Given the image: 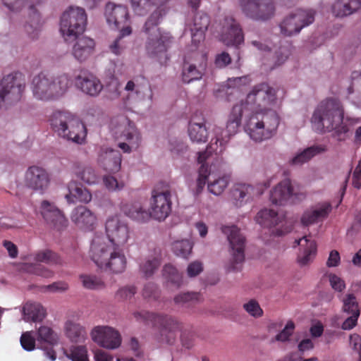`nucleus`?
I'll return each instance as SVG.
<instances>
[{"mask_svg":"<svg viewBox=\"0 0 361 361\" xmlns=\"http://www.w3.org/2000/svg\"><path fill=\"white\" fill-rule=\"evenodd\" d=\"M276 93L277 90L267 83L255 85L245 100L233 106L226 128H213L209 149L216 154L222 153L231 136L238 132L243 117L245 131L250 139L262 142L271 138L279 124L277 109L281 101Z\"/></svg>","mask_w":361,"mask_h":361,"instance_id":"f257e3e1","label":"nucleus"},{"mask_svg":"<svg viewBox=\"0 0 361 361\" xmlns=\"http://www.w3.org/2000/svg\"><path fill=\"white\" fill-rule=\"evenodd\" d=\"M107 238L96 236L92 241L90 257L99 269L114 274L126 270L127 259L123 247L130 239V230L121 219L117 216H109L105 223Z\"/></svg>","mask_w":361,"mask_h":361,"instance_id":"f03ea898","label":"nucleus"},{"mask_svg":"<svg viewBox=\"0 0 361 361\" xmlns=\"http://www.w3.org/2000/svg\"><path fill=\"white\" fill-rule=\"evenodd\" d=\"M343 117L344 111L341 103L336 99H328L321 102L315 108L311 123L316 130L334 131L338 140H345L350 130L343 122Z\"/></svg>","mask_w":361,"mask_h":361,"instance_id":"7ed1b4c3","label":"nucleus"},{"mask_svg":"<svg viewBox=\"0 0 361 361\" xmlns=\"http://www.w3.org/2000/svg\"><path fill=\"white\" fill-rule=\"evenodd\" d=\"M161 17V12L157 11L145 23L144 30L148 35L145 49L149 57L158 61L161 64H165L169 59L168 50L173 38L169 32L157 27Z\"/></svg>","mask_w":361,"mask_h":361,"instance_id":"20e7f679","label":"nucleus"},{"mask_svg":"<svg viewBox=\"0 0 361 361\" xmlns=\"http://www.w3.org/2000/svg\"><path fill=\"white\" fill-rule=\"evenodd\" d=\"M51 128L63 140L77 145L85 142L87 130L85 125L68 111L54 112L50 119Z\"/></svg>","mask_w":361,"mask_h":361,"instance_id":"39448f33","label":"nucleus"},{"mask_svg":"<svg viewBox=\"0 0 361 361\" xmlns=\"http://www.w3.org/2000/svg\"><path fill=\"white\" fill-rule=\"evenodd\" d=\"M111 130L118 141V147L124 153H131L139 149L142 136L135 124L126 116L114 117L111 122Z\"/></svg>","mask_w":361,"mask_h":361,"instance_id":"423d86ee","label":"nucleus"},{"mask_svg":"<svg viewBox=\"0 0 361 361\" xmlns=\"http://www.w3.org/2000/svg\"><path fill=\"white\" fill-rule=\"evenodd\" d=\"M87 15L85 9L70 6L62 14L59 31L66 41L75 39L85 30Z\"/></svg>","mask_w":361,"mask_h":361,"instance_id":"0eeeda50","label":"nucleus"},{"mask_svg":"<svg viewBox=\"0 0 361 361\" xmlns=\"http://www.w3.org/2000/svg\"><path fill=\"white\" fill-rule=\"evenodd\" d=\"M222 233L226 236L229 243V252L231 259L225 268L228 271H238V264L245 259V237L235 226H224L221 228Z\"/></svg>","mask_w":361,"mask_h":361,"instance_id":"6e6552de","label":"nucleus"},{"mask_svg":"<svg viewBox=\"0 0 361 361\" xmlns=\"http://www.w3.org/2000/svg\"><path fill=\"white\" fill-rule=\"evenodd\" d=\"M25 90V82L18 75L5 76L0 82V109L18 102Z\"/></svg>","mask_w":361,"mask_h":361,"instance_id":"1a4fd4ad","label":"nucleus"},{"mask_svg":"<svg viewBox=\"0 0 361 361\" xmlns=\"http://www.w3.org/2000/svg\"><path fill=\"white\" fill-rule=\"evenodd\" d=\"M2 3L11 11L18 12L23 8L27 10L30 15V20L25 25V30L31 38H36L41 27V22L39 14L34 4L39 2L37 0H2Z\"/></svg>","mask_w":361,"mask_h":361,"instance_id":"9d476101","label":"nucleus"},{"mask_svg":"<svg viewBox=\"0 0 361 361\" xmlns=\"http://www.w3.org/2000/svg\"><path fill=\"white\" fill-rule=\"evenodd\" d=\"M243 13L255 20H267L275 13L273 0H238Z\"/></svg>","mask_w":361,"mask_h":361,"instance_id":"9b49d317","label":"nucleus"},{"mask_svg":"<svg viewBox=\"0 0 361 361\" xmlns=\"http://www.w3.org/2000/svg\"><path fill=\"white\" fill-rule=\"evenodd\" d=\"M90 337L97 345L106 350H116L122 343V336L119 331L109 325L93 327L90 331Z\"/></svg>","mask_w":361,"mask_h":361,"instance_id":"f8f14e48","label":"nucleus"},{"mask_svg":"<svg viewBox=\"0 0 361 361\" xmlns=\"http://www.w3.org/2000/svg\"><path fill=\"white\" fill-rule=\"evenodd\" d=\"M207 54L203 52H192L187 56L183 66L182 78L185 82L202 78L207 66Z\"/></svg>","mask_w":361,"mask_h":361,"instance_id":"ddd939ff","label":"nucleus"},{"mask_svg":"<svg viewBox=\"0 0 361 361\" xmlns=\"http://www.w3.org/2000/svg\"><path fill=\"white\" fill-rule=\"evenodd\" d=\"M171 191L164 189L152 193L148 214L155 220L164 221L171 212Z\"/></svg>","mask_w":361,"mask_h":361,"instance_id":"4468645a","label":"nucleus"},{"mask_svg":"<svg viewBox=\"0 0 361 361\" xmlns=\"http://www.w3.org/2000/svg\"><path fill=\"white\" fill-rule=\"evenodd\" d=\"M133 317L137 322L147 325L162 326L169 323L173 324L175 326V329L171 332H169V336H166L165 338H163L162 341L168 343H172L175 341L176 336V331L179 329V324L167 315L142 310L135 312Z\"/></svg>","mask_w":361,"mask_h":361,"instance_id":"2eb2a0df","label":"nucleus"},{"mask_svg":"<svg viewBox=\"0 0 361 361\" xmlns=\"http://www.w3.org/2000/svg\"><path fill=\"white\" fill-rule=\"evenodd\" d=\"M75 87L90 97H97L102 91L104 85L100 79L87 71H81L74 78Z\"/></svg>","mask_w":361,"mask_h":361,"instance_id":"dca6fc26","label":"nucleus"},{"mask_svg":"<svg viewBox=\"0 0 361 361\" xmlns=\"http://www.w3.org/2000/svg\"><path fill=\"white\" fill-rule=\"evenodd\" d=\"M220 40L227 46H238L244 42L242 30L232 17L224 18L222 23Z\"/></svg>","mask_w":361,"mask_h":361,"instance_id":"f3484780","label":"nucleus"},{"mask_svg":"<svg viewBox=\"0 0 361 361\" xmlns=\"http://www.w3.org/2000/svg\"><path fill=\"white\" fill-rule=\"evenodd\" d=\"M70 219L76 227L84 231H92L98 223L97 215L87 207L82 205L72 210Z\"/></svg>","mask_w":361,"mask_h":361,"instance_id":"a211bd4d","label":"nucleus"},{"mask_svg":"<svg viewBox=\"0 0 361 361\" xmlns=\"http://www.w3.org/2000/svg\"><path fill=\"white\" fill-rule=\"evenodd\" d=\"M25 183L31 189L42 193L49 188V175L44 169L33 166L26 172Z\"/></svg>","mask_w":361,"mask_h":361,"instance_id":"6ab92c4d","label":"nucleus"},{"mask_svg":"<svg viewBox=\"0 0 361 361\" xmlns=\"http://www.w3.org/2000/svg\"><path fill=\"white\" fill-rule=\"evenodd\" d=\"M36 340L39 348L44 350V355L51 361L56 360V353L52 349L45 350L47 346H54L59 343L58 334L49 326H40L36 332Z\"/></svg>","mask_w":361,"mask_h":361,"instance_id":"aec40b11","label":"nucleus"},{"mask_svg":"<svg viewBox=\"0 0 361 361\" xmlns=\"http://www.w3.org/2000/svg\"><path fill=\"white\" fill-rule=\"evenodd\" d=\"M104 15L108 25L111 27L121 30L128 25L126 24L129 20V13L127 7L123 5L107 4Z\"/></svg>","mask_w":361,"mask_h":361,"instance_id":"412c9836","label":"nucleus"},{"mask_svg":"<svg viewBox=\"0 0 361 361\" xmlns=\"http://www.w3.org/2000/svg\"><path fill=\"white\" fill-rule=\"evenodd\" d=\"M331 211V205L328 202L317 203L304 211L300 217L301 224L310 226L324 220Z\"/></svg>","mask_w":361,"mask_h":361,"instance_id":"4be33fe9","label":"nucleus"},{"mask_svg":"<svg viewBox=\"0 0 361 361\" xmlns=\"http://www.w3.org/2000/svg\"><path fill=\"white\" fill-rule=\"evenodd\" d=\"M97 161L104 170L116 173L121 169V154L112 148L102 147L99 152Z\"/></svg>","mask_w":361,"mask_h":361,"instance_id":"5701e85b","label":"nucleus"},{"mask_svg":"<svg viewBox=\"0 0 361 361\" xmlns=\"http://www.w3.org/2000/svg\"><path fill=\"white\" fill-rule=\"evenodd\" d=\"M41 213L46 221L56 229L60 230L67 225V219L62 212L49 201L42 202Z\"/></svg>","mask_w":361,"mask_h":361,"instance_id":"b1692460","label":"nucleus"},{"mask_svg":"<svg viewBox=\"0 0 361 361\" xmlns=\"http://www.w3.org/2000/svg\"><path fill=\"white\" fill-rule=\"evenodd\" d=\"M51 76L39 74L32 79L31 90L33 97L38 100L51 101Z\"/></svg>","mask_w":361,"mask_h":361,"instance_id":"393cba45","label":"nucleus"},{"mask_svg":"<svg viewBox=\"0 0 361 361\" xmlns=\"http://www.w3.org/2000/svg\"><path fill=\"white\" fill-rule=\"evenodd\" d=\"M73 46L71 54L74 59L80 63L86 61L94 53V41L87 37L76 38Z\"/></svg>","mask_w":361,"mask_h":361,"instance_id":"a878e982","label":"nucleus"},{"mask_svg":"<svg viewBox=\"0 0 361 361\" xmlns=\"http://www.w3.org/2000/svg\"><path fill=\"white\" fill-rule=\"evenodd\" d=\"M209 145L207 146L205 152H201L198 153L197 161L199 164H201V166L198 171V177L196 180L195 188L194 189V192L195 195L200 194L208 179V177L210 175V171L208 165L205 163L207 159L209 156L212 154L217 155L213 150L209 149Z\"/></svg>","mask_w":361,"mask_h":361,"instance_id":"bb28decb","label":"nucleus"},{"mask_svg":"<svg viewBox=\"0 0 361 361\" xmlns=\"http://www.w3.org/2000/svg\"><path fill=\"white\" fill-rule=\"evenodd\" d=\"M231 203L236 207L243 206L248 200L258 195L250 184L235 183L230 192Z\"/></svg>","mask_w":361,"mask_h":361,"instance_id":"cd10ccee","label":"nucleus"},{"mask_svg":"<svg viewBox=\"0 0 361 361\" xmlns=\"http://www.w3.org/2000/svg\"><path fill=\"white\" fill-rule=\"evenodd\" d=\"M22 319L25 322H42L47 316L46 309L37 302L27 301L21 307Z\"/></svg>","mask_w":361,"mask_h":361,"instance_id":"c85d7f7f","label":"nucleus"},{"mask_svg":"<svg viewBox=\"0 0 361 361\" xmlns=\"http://www.w3.org/2000/svg\"><path fill=\"white\" fill-rule=\"evenodd\" d=\"M361 9V0H334L330 11L336 18L349 16Z\"/></svg>","mask_w":361,"mask_h":361,"instance_id":"c756f323","label":"nucleus"},{"mask_svg":"<svg viewBox=\"0 0 361 361\" xmlns=\"http://www.w3.org/2000/svg\"><path fill=\"white\" fill-rule=\"evenodd\" d=\"M295 242L300 247L298 262L300 266L309 264L316 256L317 245L315 241L310 236H305Z\"/></svg>","mask_w":361,"mask_h":361,"instance_id":"7c9ffc66","label":"nucleus"},{"mask_svg":"<svg viewBox=\"0 0 361 361\" xmlns=\"http://www.w3.org/2000/svg\"><path fill=\"white\" fill-rule=\"evenodd\" d=\"M68 193L65 195V199L69 204H73L77 201L87 204L92 200V193L84 188L77 181H70L67 185Z\"/></svg>","mask_w":361,"mask_h":361,"instance_id":"2f4dec72","label":"nucleus"},{"mask_svg":"<svg viewBox=\"0 0 361 361\" xmlns=\"http://www.w3.org/2000/svg\"><path fill=\"white\" fill-rule=\"evenodd\" d=\"M209 23V17L204 13H198L194 17L193 23L190 25V31L192 42L195 47L204 39V32Z\"/></svg>","mask_w":361,"mask_h":361,"instance_id":"473e14b6","label":"nucleus"},{"mask_svg":"<svg viewBox=\"0 0 361 361\" xmlns=\"http://www.w3.org/2000/svg\"><path fill=\"white\" fill-rule=\"evenodd\" d=\"M51 100L63 97L70 90L72 80L67 74H61L56 77L51 76Z\"/></svg>","mask_w":361,"mask_h":361,"instance_id":"72a5a7b5","label":"nucleus"},{"mask_svg":"<svg viewBox=\"0 0 361 361\" xmlns=\"http://www.w3.org/2000/svg\"><path fill=\"white\" fill-rule=\"evenodd\" d=\"M293 194L292 187L288 180L278 183L270 192V201L276 205H283Z\"/></svg>","mask_w":361,"mask_h":361,"instance_id":"f704fd0d","label":"nucleus"},{"mask_svg":"<svg viewBox=\"0 0 361 361\" xmlns=\"http://www.w3.org/2000/svg\"><path fill=\"white\" fill-rule=\"evenodd\" d=\"M188 133L192 142L200 144L204 143L208 138V130L205 126L204 120L196 121L193 118L189 123Z\"/></svg>","mask_w":361,"mask_h":361,"instance_id":"c9c22d12","label":"nucleus"},{"mask_svg":"<svg viewBox=\"0 0 361 361\" xmlns=\"http://www.w3.org/2000/svg\"><path fill=\"white\" fill-rule=\"evenodd\" d=\"M120 208L127 216L133 220L145 221L149 219L148 212L144 209L138 202H122Z\"/></svg>","mask_w":361,"mask_h":361,"instance_id":"e433bc0d","label":"nucleus"},{"mask_svg":"<svg viewBox=\"0 0 361 361\" xmlns=\"http://www.w3.org/2000/svg\"><path fill=\"white\" fill-rule=\"evenodd\" d=\"M64 334L73 343L83 342L87 338L84 326L73 319H68L64 324Z\"/></svg>","mask_w":361,"mask_h":361,"instance_id":"4c0bfd02","label":"nucleus"},{"mask_svg":"<svg viewBox=\"0 0 361 361\" xmlns=\"http://www.w3.org/2000/svg\"><path fill=\"white\" fill-rule=\"evenodd\" d=\"M75 176L87 185H94L99 182V176L94 169L80 163H75L73 166Z\"/></svg>","mask_w":361,"mask_h":361,"instance_id":"58836bf2","label":"nucleus"},{"mask_svg":"<svg viewBox=\"0 0 361 361\" xmlns=\"http://www.w3.org/2000/svg\"><path fill=\"white\" fill-rule=\"evenodd\" d=\"M325 151H326V147L324 145L312 146L295 154V155L290 159L289 162L291 165L301 166L308 162L317 154Z\"/></svg>","mask_w":361,"mask_h":361,"instance_id":"ea45409f","label":"nucleus"},{"mask_svg":"<svg viewBox=\"0 0 361 361\" xmlns=\"http://www.w3.org/2000/svg\"><path fill=\"white\" fill-rule=\"evenodd\" d=\"M284 219L283 214H279L273 209H264L260 210L256 217V221L264 227H271L282 222Z\"/></svg>","mask_w":361,"mask_h":361,"instance_id":"a19ab883","label":"nucleus"},{"mask_svg":"<svg viewBox=\"0 0 361 361\" xmlns=\"http://www.w3.org/2000/svg\"><path fill=\"white\" fill-rule=\"evenodd\" d=\"M131 33L132 28L130 25L122 27L120 30L119 36L109 44V51L116 56L123 54L127 47V42L123 39V37L130 35Z\"/></svg>","mask_w":361,"mask_h":361,"instance_id":"79ce46f5","label":"nucleus"},{"mask_svg":"<svg viewBox=\"0 0 361 361\" xmlns=\"http://www.w3.org/2000/svg\"><path fill=\"white\" fill-rule=\"evenodd\" d=\"M280 29L281 32L285 36H292L298 34L302 30L293 11L283 19L280 23Z\"/></svg>","mask_w":361,"mask_h":361,"instance_id":"37998d69","label":"nucleus"},{"mask_svg":"<svg viewBox=\"0 0 361 361\" xmlns=\"http://www.w3.org/2000/svg\"><path fill=\"white\" fill-rule=\"evenodd\" d=\"M293 13L302 29L312 24L315 20L316 11L313 8H297Z\"/></svg>","mask_w":361,"mask_h":361,"instance_id":"c03bdc74","label":"nucleus"},{"mask_svg":"<svg viewBox=\"0 0 361 361\" xmlns=\"http://www.w3.org/2000/svg\"><path fill=\"white\" fill-rule=\"evenodd\" d=\"M31 258L37 262H42L47 264H61L62 261L60 257L49 250L38 251L31 255Z\"/></svg>","mask_w":361,"mask_h":361,"instance_id":"a18cd8bd","label":"nucleus"},{"mask_svg":"<svg viewBox=\"0 0 361 361\" xmlns=\"http://www.w3.org/2000/svg\"><path fill=\"white\" fill-rule=\"evenodd\" d=\"M79 279L82 287L87 290H100L104 287V281L95 275L82 274Z\"/></svg>","mask_w":361,"mask_h":361,"instance_id":"49530a36","label":"nucleus"},{"mask_svg":"<svg viewBox=\"0 0 361 361\" xmlns=\"http://www.w3.org/2000/svg\"><path fill=\"white\" fill-rule=\"evenodd\" d=\"M163 276L168 282L179 287L183 283L181 274L172 264H166L163 269Z\"/></svg>","mask_w":361,"mask_h":361,"instance_id":"de8ad7c7","label":"nucleus"},{"mask_svg":"<svg viewBox=\"0 0 361 361\" xmlns=\"http://www.w3.org/2000/svg\"><path fill=\"white\" fill-rule=\"evenodd\" d=\"M23 269L30 274L45 278L51 279L54 276V271L41 265L26 263L23 265Z\"/></svg>","mask_w":361,"mask_h":361,"instance_id":"09e8293b","label":"nucleus"},{"mask_svg":"<svg viewBox=\"0 0 361 361\" xmlns=\"http://www.w3.org/2000/svg\"><path fill=\"white\" fill-rule=\"evenodd\" d=\"M228 178L226 176H221L207 183V189L214 195H221L228 185Z\"/></svg>","mask_w":361,"mask_h":361,"instance_id":"8fccbe9b","label":"nucleus"},{"mask_svg":"<svg viewBox=\"0 0 361 361\" xmlns=\"http://www.w3.org/2000/svg\"><path fill=\"white\" fill-rule=\"evenodd\" d=\"M192 245L188 240H176L172 244L174 254L183 258H186L192 251Z\"/></svg>","mask_w":361,"mask_h":361,"instance_id":"3c124183","label":"nucleus"},{"mask_svg":"<svg viewBox=\"0 0 361 361\" xmlns=\"http://www.w3.org/2000/svg\"><path fill=\"white\" fill-rule=\"evenodd\" d=\"M159 264L160 261L158 257H153L147 258L140 264V271L145 276H150L157 269Z\"/></svg>","mask_w":361,"mask_h":361,"instance_id":"603ef678","label":"nucleus"},{"mask_svg":"<svg viewBox=\"0 0 361 361\" xmlns=\"http://www.w3.org/2000/svg\"><path fill=\"white\" fill-rule=\"evenodd\" d=\"M348 91L349 94H355L354 102L361 107V73H354L351 86Z\"/></svg>","mask_w":361,"mask_h":361,"instance_id":"864d4df0","label":"nucleus"},{"mask_svg":"<svg viewBox=\"0 0 361 361\" xmlns=\"http://www.w3.org/2000/svg\"><path fill=\"white\" fill-rule=\"evenodd\" d=\"M69 286L67 282L58 281L49 285L42 286L39 290L44 293H62L67 291Z\"/></svg>","mask_w":361,"mask_h":361,"instance_id":"5fc2aeb1","label":"nucleus"},{"mask_svg":"<svg viewBox=\"0 0 361 361\" xmlns=\"http://www.w3.org/2000/svg\"><path fill=\"white\" fill-rule=\"evenodd\" d=\"M66 356L72 361H89L87 350L85 346H75L71 348L70 353L64 351Z\"/></svg>","mask_w":361,"mask_h":361,"instance_id":"6e6d98bb","label":"nucleus"},{"mask_svg":"<svg viewBox=\"0 0 361 361\" xmlns=\"http://www.w3.org/2000/svg\"><path fill=\"white\" fill-rule=\"evenodd\" d=\"M199 298V293L195 292H186L177 294L174 297L173 301L175 304L179 306H185L197 301Z\"/></svg>","mask_w":361,"mask_h":361,"instance_id":"4d7b16f0","label":"nucleus"},{"mask_svg":"<svg viewBox=\"0 0 361 361\" xmlns=\"http://www.w3.org/2000/svg\"><path fill=\"white\" fill-rule=\"evenodd\" d=\"M243 310L252 317L259 318L264 311L255 299H250L243 305Z\"/></svg>","mask_w":361,"mask_h":361,"instance_id":"13d9d810","label":"nucleus"},{"mask_svg":"<svg viewBox=\"0 0 361 361\" xmlns=\"http://www.w3.org/2000/svg\"><path fill=\"white\" fill-rule=\"evenodd\" d=\"M343 310L348 314L360 313L358 303L355 296L352 293L347 294L343 298Z\"/></svg>","mask_w":361,"mask_h":361,"instance_id":"bf43d9fd","label":"nucleus"},{"mask_svg":"<svg viewBox=\"0 0 361 361\" xmlns=\"http://www.w3.org/2000/svg\"><path fill=\"white\" fill-rule=\"evenodd\" d=\"M103 183L109 191L116 192L123 190L126 185L123 180H118L115 177L106 175L103 176Z\"/></svg>","mask_w":361,"mask_h":361,"instance_id":"052dcab7","label":"nucleus"},{"mask_svg":"<svg viewBox=\"0 0 361 361\" xmlns=\"http://www.w3.org/2000/svg\"><path fill=\"white\" fill-rule=\"evenodd\" d=\"M295 324L289 320L284 328L275 336V340L280 342H286L289 340L295 329Z\"/></svg>","mask_w":361,"mask_h":361,"instance_id":"680f3d73","label":"nucleus"},{"mask_svg":"<svg viewBox=\"0 0 361 361\" xmlns=\"http://www.w3.org/2000/svg\"><path fill=\"white\" fill-rule=\"evenodd\" d=\"M32 334V331H26L21 335L20 344L23 348L27 351H32L35 348L37 340Z\"/></svg>","mask_w":361,"mask_h":361,"instance_id":"e2e57ef3","label":"nucleus"},{"mask_svg":"<svg viewBox=\"0 0 361 361\" xmlns=\"http://www.w3.org/2000/svg\"><path fill=\"white\" fill-rule=\"evenodd\" d=\"M328 279L331 288L338 292H342L345 288V283L344 280L335 274H329Z\"/></svg>","mask_w":361,"mask_h":361,"instance_id":"0e129e2a","label":"nucleus"},{"mask_svg":"<svg viewBox=\"0 0 361 361\" xmlns=\"http://www.w3.org/2000/svg\"><path fill=\"white\" fill-rule=\"evenodd\" d=\"M169 149L173 156H180L188 150V146L180 141L173 140L169 142Z\"/></svg>","mask_w":361,"mask_h":361,"instance_id":"69168bd1","label":"nucleus"},{"mask_svg":"<svg viewBox=\"0 0 361 361\" xmlns=\"http://www.w3.org/2000/svg\"><path fill=\"white\" fill-rule=\"evenodd\" d=\"M290 54V49L288 46H282L279 50L276 52L275 66L283 64L288 58Z\"/></svg>","mask_w":361,"mask_h":361,"instance_id":"338daca9","label":"nucleus"},{"mask_svg":"<svg viewBox=\"0 0 361 361\" xmlns=\"http://www.w3.org/2000/svg\"><path fill=\"white\" fill-rule=\"evenodd\" d=\"M349 344L350 348L359 353V361H361V336L357 334H351L349 338Z\"/></svg>","mask_w":361,"mask_h":361,"instance_id":"774afa93","label":"nucleus"}]
</instances>
